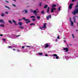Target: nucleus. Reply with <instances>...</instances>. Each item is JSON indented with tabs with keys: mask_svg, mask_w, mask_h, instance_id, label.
I'll return each mask as SVG.
<instances>
[{
	"mask_svg": "<svg viewBox=\"0 0 78 78\" xmlns=\"http://www.w3.org/2000/svg\"><path fill=\"white\" fill-rule=\"evenodd\" d=\"M72 13L73 15L78 14V8H75V9L73 12H72Z\"/></svg>",
	"mask_w": 78,
	"mask_h": 78,
	"instance_id": "nucleus-1",
	"label": "nucleus"
},
{
	"mask_svg": "<svg viewBox=\"0 0 78 78\" xmlns=\"http://www.w3.org/2000/svg\"><path fill=\"white\" fill-rule=\"evenodd\" d=\"M23 19V20H24V21H26L27 22H26V23H30V22H31V21L29 19H25V18L23 17L22 18Z\"/></svg>",
	"mask_w": 78,
	"mask_h": 78,
	"instance_id": "nucleus-2",
	"label": "nucleus"
},
{
	"mask_svg": "<svg viewBox=\"0 0 78 78\" xmlns=\"http://www.w3.org/2000/svg\"><path fill=\"white\" fill-rule=\"evenodd\" d=\"M73 4H69V9H71L73 8L72 7V6H73Z\"/></svg>",
	"mask_w": 78,
	"mask_h": 78,
	"instance_id": "nucleus-3",
	"label": "nucleus"
},
{
	"mask_svg": "<svg viewBox=\"0 0 78 78\" xmlns=\"http://www.w3.org/2000/svg\"><path fill=\"white\" fill-rule=\"evenodd\" d=\"M76 16H74L73 17V20L74 23H75V22H76V18H76Z\"/></svg>",
	"mask_w": 78,
	"mask_h": 78,
	"instance_id": "nucleus-4",
	"label": "nucleus"
},
{
	"mask_svg": "<svg viewBox=\"0 0 78 78\" xmlns=\"http://www.w3.org/2000/svg\"><path fill=\"white\" fill-rule=\"evenodd\" d=\"M63 50H65L66 52H68L69 51V48H64Z\"/></svg>",
	"mask_w": 78,
	"mask_h": 78,
	"instance_id": "nucleus-5",
	"label": "nucleus"
},
{
	"mask_svg": "<svg viewBox=\"0 0 78 78\" xmlns=\"http://www.w3.org/2000/svg\"><path fill=\"white\" fill-rule=\"evenodd\" d=\"M51 18V15H48V16H47L46 17V18L47 20H48L49 19V18Z\"/></svg>",
	"mask_w": 78,
	"mask_h": 78,
	"instance_id": "nucleus-6",
	"label": "nucleus"
},
{
	"mask_svg": "<svg viewBox=\"0 0 78 78\" xmlns=\"http://www.w3.org/2000/svg\"><path fill=\"white\" fill-rule=\"evenodd\" d=\"M51 9V12H54V11H55V10H56V9L55 8H53Z\"/></svg>",
	"mask_w": 78,
	"mask_h": 78,
	"instance_id": "nucleus-7",
	"label": "nucleus"
},
{
	"mask_svg": "<svg viewBox=\"0 0 78 78\" xmlns=\"http://www.w3.org/2000/svg\"><path fill=\"white\" fill-rule=\"evenodd\" d=\"M47 25V23H44L43 24V28H46V25Z\"/></svg>",
	"mask_w": 78,
	"mask_h": 78,
	"instance_id": "nucleus-8",
	"label": "nucleus"
},
{
	"mask_svg": "<svg viewBox=\"0 0 78 78\" xmlns=\"http://www.w3.org/2000/svg\"><path fill=\"white\" fill-rule=\"evenodd\" d=\"M49 11H50V7H48L47 10V12H48V13L49 12Z\"/></svg>",
	"mask_w": 78,
	"mask_h": 78,
	"instance_id": "nucleus-9",
	"label": "nucleus"
},
{
	"mask_svg": "<svg viewBox=\"0 0 78 78\" xmlns=\"http://www.w3.org/2000/svg\"><path fill=\"white\" fill-rule=\"evenodd\" d=\"M18 24L20 26H22V23L21 22H19L18 23Z\"/></svg>",
	"mask_w": 78,
	"mask_h": 78,
	"instance_id": "nucleus-10",
	"label": "nucleus"
},
{
	"mask_svg": "<svg viewBox=\"0 0 78 78\" xmlns=\"http://www.w3.org/2000/svg\"><path fill=\"white\" fill-rule=\"evenodd\" d=\"M48 47H49V45L48 44H46L45 45V48H48Z\"/></svg>",
	"mask_w": 78,
	"mask_h": 78,
	"instance_id": "nucleus-11",
	"label": "nucleus"
},
{
	"mask_svg": "<svg viewBox=\"0 0 78 78\" xmlns=\"http://www.w3.org/2000/svg\"><path fill=\"white\" fill-rule=\"evenodd\" d=\"M0 22L1 23H4V21L3 20H0Z\"/></svg>",
	"mask_w": 78,
	"mask_h": 78,
	"instance_id": "nucleus-12",
	"label": "nucleus"
},
{
	"mask_svg": "<svg viewBox=\"0 0 78 78\" xmlns=\"http://www.w3.org/2000/svg\"><path fill=\"white\" fill-rule=\"evenodd\" d=\"M56 5L55 4V5H52V8H55V7H56Z\"/></svg>",
	"mask_w": 78,
	"mask_h": 78,
	"instance_id": "nucleus-13",
	"label": "nucleus"
},
{
	"mask_svg": "<svg viewBox=\"0 0 78 78\" xmlns=\"http://www.w3.org/2000/svg\"><path fill=\"white\" fill-rule=\"evenodd\" d=\"M47 7H48V5H46L44 6V8L46 9V8H47Z\"/></svg>",
	"mask_w": 78,
	"mask_h": 78,
	"instance_id": "nucleus-14",
	"label": "nucleus"
},
{
	"mask_svg": "<svg viewBox=\"0 0 78 78\" xmlns=\"http://www.w3.org/2000/svg\"><path fill=\"white\" fill-rule=\"evenodd\" d=\"M73 22L72 21L71 22V26H73Z\"/></svg>",
	"mask_w": 78,
	"mask_h": 78,
	"instance_id": "nucleus-15",
	"label": "nucleus"
},
{
	"mask_svg": "<svg viewBox=\"0 0 78 78\" xmlns=\"http://www.w3.org/2000/svg\"><path fill=\"white\" fill-rule=\"evenodd\" d=\"M38 54L39 55H40V56H42L43 55V54L42 53H38Z\"/></svg>",
	"mask_w": 78,
	"mask_h": 78,
	"instance_id": "nucleus-16",
	"label": "nucleus"
},
{
	"mask_svg": "<svg viewBox=\"0 0 78 78\" xmlns=\"http://www.w3.org/2000/svg\"><path fill=\"white\" fill-rule=\"evenodd\" d=\"M39 28H40V29H41V30H42L44 28L43 27H39Z\"/></svg>",
	"mask_w": 78,
	"mask_h": 78,
	"instance_id": "nucleus-17",
	"label": "nucleus"
},
{
	"mask_svg": "<svg viewBox=\"0 0 78 78\" xmlns=\"http://www.w3.org/2000/svg\"><path fill=\"white\" fill-rule=\"evenodd\" d=\"M9 23H10L11 24H12V21H11V20H9Z\"/></svg>",
	"mask_w": 78,
	"mask_h": 78,
	"instance_id": "nucleus-18",
	"label": "nucleus"
},
{
	"mask_svg": "<svg viewBox=\"0 0 78 78\" xmlns=\"http://www.w3.org/2000/svg\"><path fill=\"white\" fill-rule=\"evenodd\" d=\"M1 16L2 17H3L5 16V14H3V13H2Z\"/></svg>",
	"mask_w": 78,
	"mask_h": 78,
	"instance_id": "nucleus-19",
	"label": "nucleus"
},
{
	"mask_svg": "<svg viewBox=\"0 0 78 78\" xmlns=\"http://www.w3.org/2000/svg\"><path fill=\"white\" fill-rule=\"evenodd\" d=\"M30 26H31V25H35V24L32 23L30 24Z\"/></svg>",
	"mask_w": 78,
	"mask_h": 78,
	"instance_id": "nucleus-20",
	"label": "nucleus"
},
{
	"mask_svg": "<svg viewBox=\"0 0 78 78\" xmlns=\"http://www.w3.org/2000/svg\"><path fill=\"white\" fill-rule=\"evenodd\" d=\"M41 13L42 14H44L45 13V12H44V10L42 11L41 12Z\"/></svg>",
	"mask_w": 78,
	"mask_h": 78,
	"instance_id": "nucleus-21",
	"label": "nucleus"
},
{
	"mask_svg": "<svg viewBox=\"0 0 78 78\" xmlns=\"http://www.w3.org/2000/svg\"><path fill=\"white\" fill-rule=\"evenodd\" d=\"M78 8V2H77V5H76L75 7V8Z\"/></svg>",
	"mask_w": 78,
	"mask_h": 78,
	"instance_id": "nucleus-22",
	"label": "nucleus"
},
{
	"mask_svg": "<svg viewBox=\"0 0 78 78\" xmlns=\"http://www.w3.org/2000/svg\"><path fill=\"white\" fill-rule=\"evenodd\" d=\"M30 18H36V17L34 16H30Z\"/></svg>",
	"mask_w": 78,
	"mask_h": 78,
	"instance_id": "nucleus-23",
	"label": "nucleus"
},
{
	"mask_svg": "<svg viewBox=\"0 0 78 78\" xmlns=\"http://www.w3.org/2000/svg\"><path fill=\"white\" fill-rule=\"evenodd\" d=\"M0 27H3V28L5 27V26H3V25H2V24H0Z\"/></svg>",
	"mask_w": 78,
	"mask_h": 78,
	"instance_id": "nucleus-24",
	"label": "nucleus"
},
{
	"mask_svg": "<svg viewBox=\"0 0 78 78\" xmlns=\"http://www.w3.org/2000/svg\"><path fill=\"white\" fill-rule=\"evenodd\" d=\"M37 19H38L39 20V19H40V18H41V17L38 16L37 17Z\"/></svg>",
	"mask_w": 78,
	"mask_h": 78,
	"instance_id": "nucleus-25",
	"label": "nucleus"
},
{
	"mask_svg": "<svg viewBox=\"0 0 78 78\" xmlns=\"http://www.w3.org/2000/svg\"><path fill=\"white\" fill-rule=\"evenodd\" d=\"M32 20H33V21H36V19L34 18L32 19Z\"/></svg>",
	"mask_w": 78,
	"mask_h": 78,
	"instance_id": "nucleus-26",
	"label": "nucleus"
},
{
	"mask_svg": "<svg viewBox=\"0 0 78 78\" xmlns=\"http://www.w3.org/2000/svg\"><path fill=\"white\" fill-rule=\"evenodd\" d=\"M19 28H21V29H23V27H22L19 26Z\"/></svg>",
	"mask_w": 78,
	"mask_h": 78,
	"instance_id": "nucleus-27",
	"label": "nucleus"
},
{
	"mask_svg": "<svg viewBox=\"0 0 78 78\" xmlns=\"http://www.w3.org/2000/svg\"><path fill=\"white\" fill-rule=\"evenodd\" d=\"M42 3H40V4L39 5V6H40V7H41V6H42V4H42Z\"/></svg>",
	"mask_w": 78,
	"mask_h": 78,
	"instance_id": "nucleus-28",
	"label": "nucleus"
},
{
	"mask_svg": "<svg viewBox=\"0 0 78 78\" xmlns=\"http://www.w3.org/2000/svg\"><path fill=\"white\" fill-rule=\"evenodd\" d=\"M12 22H13V23H16V21H15L14 20H12Z\"/></svg>",
	"mask_w": 78,
	"mask_h": 78,
	"instance_id": "nucleus-29",
	"label": "nucleus"
},
{
	"mask_svg": "<svg viewBox=\"0 0 78 78\" xmlns=\"http://www.w3.org/2000/svg\"><path fill=\"white\" fill-rule=\"evenodd\" d=\"M53 56H58V55L57 54H53Z\"/></svg>",
	"mask_w": 78,
	"mask_h": 78,
	"instance_id": "nucleus-30",
	"label": "nucleus"
},
{
	"mask_svg": "<svg viewBox=\"0 0 78 78\" xmlns=\"http://www.w3.org/2000/svg\"><path fill=\"white\" fill-rule=\"evenodd\" d=\"M26 47H27V48H30V47H31V46H26Z\"/></svg>",
	"mask_w": 78,
	"mask_h": 78,
	"instance_id": "nucleus-31",
	"label": "nucleus"
},
{
	"mask_svg": "<svg viewBox=\"0 0 78 78\" xmlns=\"http://www.w3.org/2000/svg\"><path fill=\"white\" fill-rule=\"evenodd\" d=\"M72 36H73V38H74V37H75L74 36V35L73 34H72Z\"/></svg>",
	"mask_w": 78,
	"mask_h": 78,
	"instance_id": "nucleus-32",
	"label": "nucleus"
},
{
	"mask_svg": "<svg viewBox=\"0 0 78 78\" xmlns=\"http://www.w3.org/2000/svg\"><path fill=\"white\" fill-rule=\"evenodd\" d=\"M57 39H60V38H59V36L58 35L57 37Z\"/></svg>",
	"mask_w": 78,
	"mask_h": 78,
	"instance_id": "nucleus-33",
	"label": "nucleus"
},
{
	"mask_svg": "<svg viewBox=\"0 0 78 78\" xmlns=\"http://www.w3.org/2000/svg\"><path fill=\"white\" fill-rule=\"evenodd\" d=\"M56 59H59V56H56Z\"/></svg>",
	"mask_w": 78,
	"mask_h": 78,
	"instance_id": "nucleus-34",
	"label": "nucleus"
},
{
	"mask_svg": "<svg viewBox=\"0 0 78 78\" xmlns=\"http://www.w3.org/2000/svg\"><path fill=\"white\" fill-rule=\"evenodd\" d=\"M58 10V11H60V10H61V7H59Z\"/></svg>",
	"mask_w": 78,
	"mask_h": 78,
	"instance_id": "nucleus-35",
	"label": "nucleus"
},
{
	"mask_svg": "<svg viewBox=\"0 0 78 78\" xmlns=\"http://www.w3.org/2000/svg\"><path fill=\"white\" fill-rule=\"evenodd\" d=\"M36 10H34L33 11V13H36Z\"/></svg>",
	"mask_w": 78,
	"mask_h": 78,
	"instance_id": "nucleus-36",
	"label": "nucleus"
},
{
	"mask_svg": "<svg viewBox=\"0 0 78 78\" xmlns=\"http://www.w3.org/2000/svg\"><path fill=\"white\" fill-rule=\"evenodd\" d=\"M5 2H6V3H9V2H8V1H5Z\"/></svg>",
	"mask_w": 78,
	"mask_h": 78,
	"instance_id": "nucleus-37",
	"label": "nucleus"
},
{
	"mask_svg": "<svg viewBox=\"0 0 78 78\" xmlns=\"http://www.w3.org/2000/svg\"><path fill=\"white\" fill-rule=\"evenodd\" d=\"M24 11H25V13H27V10H24Z\"/></svg>",
	"mask_w": 78,
	"mask_h": 78,
	"instance_id": "nucleus-38",
	"label": "nucleus"
},
{
	"mask_svg": "<svg viewBox=\"0 0 78 78\" xmlns=\"http://www.w3.org/2000/svg\"><path fill=\"white\" fill-rule=\"evenodd\" d=\"M75 1H76V0H72V2H74Z\"/></svg>",
	"mask_w": 78,
	"mask_h": 78,
	"instance_id": "nucleus-39",
	"label": "nucleus"
},
{
	"mask_svg": "<svg viewBox=\"0 0 78 78\" xmlns=\"http://www.w3.org/2000/svg\"><path fill=\"white\" fill-rule=\"evenodd\" d=\"M20 36V35H18L16 36V37H19Z\"/></svg>",
	"mask_w": 78,
	"mask_h": 78,
	"instance_id": "nucleus-40",
	"label": "nucleus"
},
{
	"mask_svg": "<svg viewBox=\"0 0 78 78\" xmlns=\"http://www.w3.org/2000/svg\"><path fill=\"white\" fill-rule=\"evenodd\" d=\"M70 20V22H72V20H71V18H70V20Z\"/></svg>",
	"mask_w": 78,
	"mask_h": 78,
	"instance_id": "nucleus-41",
	"label": "nucleus"
},
{
	"mask_svg": "<svg viewBox=\"0 0 78 78\" xmlns=\"http://www.w3.org/2000/svg\"><path fill=\"white\" fill-rule=\"evenodd\" d=\"M37 14V12H36V13H35V16H36Z\"/></svg>",
	"mask_w": 78,
	"mask_h": 78,
	"instance_id": "nucleus-42",
	"label": "nucleus"
},
{
	"mask_svg": "<svg viewBox=\"0 0 78 78\" xmlns=\"http://www.w3.org/2000/svg\"><path fill=\"white\" fill-rule=\"evenodd\" d=\"M20 20H22V19H19L18 21H20Z\"/></svg>",
	"mask_w": 78,
	"mask_h": 78,
	"instance_id": "nucleus-43",
	"label": "nucleus"
},
{
	"mask_svg": "<svg viewBox=\"0 0 78 78\" xmlns=\"http://www.w3.org/2000/svg\"><path fill=\"white\" fill-rule=\"evenodd\" d=\"M22 48L23 49L24 48H25V46H23L22 47Z\"/></svg>",
	"mask_w": 78,
	"mask_h": 78,
	"instance_id": "nucleus-44",
	"label": "nucleus"
},
{
	"mask_svg": "<svg viewBox=\"0 0 78 78\" xmlns=\"http://www.w3.org/2000/svg\"><path fill=\"white\" fill-rule=\"evenodd\" d=\"M66 44L67 45V47H69V45H68V44H67V43H66Z\"/></svg>",
	"mask_w": 78,
	"mask_h": 78,
	"instance_id": "nucleus-45",
	"label": "nucleus"
},
{
	"mask_svg": "<svg viewBox=\"0 0 78 78\" xmlns=\"http://www.w3.org/2000/svg\"><path fill=\"white\" fill-rule=\"evenodd\" d=\"M45 56H48V55L47 54L45 55Z\"/></svg>",
	"mask_w": 78,
	"mask_h": 78,
	"instance_id": "nucleus-46",
	"label": "nucleus"
},
{
	"mask_svg": "<svg viewBox=\"0 0 78 78\" xmlns=\"http://www.w3.org/2000/svg\"><path fill=\"white\" fill-rule=\"evenodd\" d=\"M0 36H3V34H0Z\"/></svg>",
	"mask_w": 78,
	"mask_h": 78,
	"instance_id": "nucleus-47",
	"label": "nucleus"
},
{
	"mask_svg": "<svg viewBox=\"0 0 78 78\" xmlns=\"http://www.w3.org/2000/svg\"><path fill=\"white\" fill-rule=\"evenodd\" d=\"M8 48H11L12 47L10 46H8Z\"/></svg>",
	"mask_w": 78,
	"mask_h": 78,
	"instance_id": "nucleus-48",
	"label": "nucleus"
},
{
	"mask_svg": "<svg viewBox=\"0 0 78 78\" xmlns=\"http://www.w3.org/2000/svg\"><path fill=\"white\" fill-rule=\"evenodd\" d=\"M57 41H58V39H56L55 42H57Z\"/></svg>",
	"mask_w": 78,
	"mask_h": 78,
	"instance_id": "nucleus-49",
	"label": "nucleus"
},
{
	"mask_svg": "<svg viewBox=\"0 0 78 78\" xmlns=\"http://www.w3.org/2000/svg\"><path fill=\"white\" fill-rule=\"evenodd\" d=\"M12 6H16V5L12 4Z\"/></svg>",
	"mask_w": 78,
	"mask_h": 78,
	"instance_id": "nucleus-50",
	"label": "nucleus"
},
{
	"mask_svg": "<svg viewBox=\"0 0 78 78\" xmlns=\"http://www.w3.org/2000/svg\"><path fill=\"white\" fill-rule=\"evenodd\" d=\"M5 14H8V12H5Z\"/></svg>",
	"mask_w": 78,
	"mask_h": 78,
	"instance_id": "nucleus-51",
	"label": "nucleus"
},
{
	"mask_svg": "<svg viewBox=\"0 0 78 78\" xmlns=\"http://www.w3.org/2000/svg\"><path fill=\"white\" fill-rule=\"evenodd\" d=\"M13 50L14 51V50H16V49H14V48H13Z\"/></svg>",
	"mask_w": 78,
	"mask_h": 78,
	"instance_id": "nucleus-52",
	"label": "nucleus"
},
{
	"mask_svg": "<svg viewBox=\"0 0 78 78\" xmlns=\"http://www.w3.org/2000/svg\"><path fill=\"white\" fill-rule=\"evenodd\" d=\"M15 25H17V24L16 23H15Z\"/></svg>",
	"mask_w": 78,
	"mask_h": 78,
	"instance_id": "nucleus-53",
	"label": "nucleus"
},
{
	"mask_svg": "<svg viewBox=\"0 0 78 78\" xmlns=\"http://www.w3.org/2000/svg\"><path fill=\"white\" fill-rule=\"evenodd\" d=\"M5 39H3V41H5Z\"/></svg>",
	"mask_w": 78,
	"mask_h": 78,
	"instance_id": "nucleus-54",
	"label": "nucleus"
},
{
	"mask_svg": "<svg viewBox=\"0 0 78 78\" xmlns=\"http://www.w3.org/2000/svg\"><path fill=\"white\" fill-rule=\"evenodd\" d=\"M5 8H8V7L7 6H5Z\"/></svg>",
	"mask_w": 78,
	"mask_h": 78,
	"instance_id": "nucleus-55",
	"label": "nucleus"
},
{
	"mask_svg": "<svg viewBox=\"0 0 78 78\" xmlns=\"http://www.w3.org/2000/svg\"><path fill=\"white\" fill-rule=\"evenodd\" d=\"M70 46H72V45L71 44H69Z\"/></svg>",
	"mask_w": 78,
	"mask_h": 78,
	"instance_id": "nucleus-56",
	"label": "nucleus"
},
{
	"mask_svg": "<svg viewBox=\"0 0 78 78\" xmlns=\"http://www.w3.org/2000/svg\"><path fill=\"white\" fill-rule=\"evenodd\" d=\"M17 51H18V52H19V51H20L18 49V50H17Z\"/></svg>",
	"mask_w": 78,
	"mask_h": 78,
	"instance_id": "nucleus-57",
	"label": "nucleus"
},
{
	"mask_svg": "<svg viewBox=\"0 0 78 78\" xmlns=\"http://www.w3.org/2000/svg\"><path fill=\"white\" fill-rule=\"evenodd\" d=\"M24 11H25V10H24V11H23L22 12H24Z\"/></svg>",
	"mask_w": 78,
	"mask_h": 78,
	"instance_id": "nucleus-58",
	"label": "nucleus"
},
{
	"mask_svg": "<svg viewBox=\"0 0 78 78\" xmlns=\"http://www.w3.org/2000/svg\"><path fill=\"white\" fill-rule=\"evenodd\" d=\"M76 31H78V30H76Z\"/></svg>",
	"mask_w": 78,
	"mask_h": 78,
	"instance_id": "nucleus-59",
	"label": "nucleus"
},
{
	"mask_svg": "<svg viewBox=\"0 0 78 78\" xmlns=\"http://www.w3.org/2000/svg\"><path fill=\"white\" fill-rule=\"evenodd\" d=\"M7 8H8V9H9V7H7Z\"/></svg>",
	"mask_w": 78,
	"mask_h": 78,
	"instance_id": "nucleus-60",
	"label": "nucleus"
},
{
	"mask_svg": "<svg viewBox=\"0 0 78 78\" xmlns=\"http://www.w3.org/2000/svg\"><path fill=\"white\" fill-rule=\"evenodd\" d=\"M64 41L65 42H66V41L65 40H64Z\"/></svg>",
	"mask_w": 78,
	"mask_h": 78,
	"instance_id": "nucleus-61",
	"label": "nucleus"
},
{
	"mask_svg": "<svg viewBox=\"0 0 78 78\" xmlns=\"http://www.w3.org/2000/svg\"><path fill=\"white\" fill-rule=\"evenodd\" d=\"M14 0V2H16V0Z\"/></svg>",
	"mask_w": 78,
	"mask_h": 78,
	"instance_id": "nucleus-62",
	"label": "nucleus"
},
{
	"mask_svg": "<svg viewBox=\"0 0 78 78\" xmlns=\"http://www.w3.org/2000/svg\"><path fill=\"white\" fill-rule=\"evenodd\" d=\"M31 12H33V10L31 11Z\"/></svg>",
	"mask_w": 78,
	"mask_h": 78,
	"instance_id": "nucleus-63",
	"label": "nucleus"
},
{
	"mask_svg": "<svg viewBox=\"0 0 78 78\" xmlns=\"http://www.w3.org/2000/svg\"><path fill=\"white\" fill-rule=\"evenodd\" d=\"M64 39H65V37L63 38Z\"/></svg>",
	"mask_w": 78,
	"mask_h": 78,
	"instance_id": "nucleus-64",
	"label": "nucleus"
}]
</instances>
